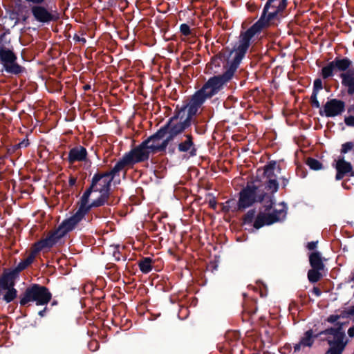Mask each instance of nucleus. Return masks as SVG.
Instances as JSON below:
<instances>
[{
    "mask_svg": "<svg viewBox=\"0 0 354 354\" xmlns=\"http://www.w3.org/2000/svg\"><path fill=\"white\" fill-rule=\"evenodd\" d=\"M335 70L344 71L348 68L351 64V62L348 59H337L332 62Z\"/></svg>",
    "mask_w": 354,
    "mask_h": 354,
    "instance_id": "obj_28",
    "label": "nucleus"
},
{
    "mask_svg": "<svg viewBox=\"0 0 354 354\" xmlns=\"http://www.w3.org/2000/svg\"><path fill=\"white\" fill-rule=\"evenodd\" d=\"M221 52L212 57L210 62L206 65L205 73L212 76L221 75Z\"/></svg>",
    "mask_w": 354,
    "mask_h": 354,
    "instance_id": "obj_17",
    "label": "nucleus"
},
{
    "mask_svg": "<svg viewBox=\"0 0 354 354\" xmlns=\"http://www.w3.org/2000/svg\"><path fill=\"white\" fill-rule=\"evenodd\" d=\"M167 135V132L164 128V127H161L155 133L148 137L144 142H146L147 145H151V144H155L157 141L161 140Z\"/></svg>",
    "mask_w": 354,
    "mask_h": 354,
    "instance_id": "obj_23",
    "label": "nucleus"
},
{
    "mask_svg": "<svg viewBox=\"0 0 354 354\" xmlns=\"http://www.w3.org/2000/svg\"><path fill=\"white\" fill-rule=\"evenodd\" d=\"M87 151L85 147L79 145L73 147L68 152V161L70 164L75 162L85 161L87 158Z\"/></svg>",
    "mask_w": 354,
    "mask_h": 354,
    "instance_id": "obj_16",
    "label": "nucleus"
},
{
    "mask_svg": "<svg viewBox=\"0 0 354 354\" xmlns=\"http://www.w3.org/2000/svg\"><path fill=\"white\" fill-rule=\"evenodd\" d=\"M198 111L190 103L180 107L177 105L173 116L163 125L167 134L174 139L177 136L183 133L191 126L193 117L197 114Z\"/></svg>",
    "mask_w": 354,
    "mask_h": 354,
    "instance_id": "obj_3",
    "label": "nucleus"
},
{
    "mask_svg": "<svg viewBox=\"0 0 354 354\" xmlns=\"http://www.w3.org/2000/svg\"><path fill=\"white\" fill-rule=\"evenodd\" d=\"M46 309H47V308H46H46H44L43 310H41L39 311L38 315H39L40 317H44V316H45L46 313Z\"/></svg>",
    "mask_w": 354,
    "mask_h": 354,
    "instance_id": "obj_49",
    "label": "nucleus"
},
{
    "mask_svg": "<svg viewBox=\"0 0 354 354\" xmlns=\"http://www.w3.org/2000/svg\"><path fill=\"white\" fill-rule=\"evenodd\" d=\"M348 333L350 337H354V328H349Z\"/></svg>",
    "mask_w": 354,
    "mask_h": 354,
    "instance_id": "obj_51",
    "label": "nucleus"
},
{
    "mask_svg": "<svg viewBox=\"0 0 354 354\" xmlns=\"http://www.w3.org/2000/svg\"><path fill=\"white\" fill-rule=\"evenodd\" d=\"M335 168L337 169L336 180L342 179L344 175L351 174L353 175L352 166L350 162H346L343 158L338 160L336 162Z\"/></svg>",
    "mask_w": 354,
    "mask_h": 354,
    "instance_id": "obj_19",
    "label": "nucleus"
},
{
    "mask_svg": "<svg viewBox=\"0 0 354 354\" xmlns=\"http://www.w3.org/2000/svg\"><path fill=\"white\" fill-rule=\"evenodd\" d=\"M88 346L93 351H95L99 346V344L97 341H92L88 344Z\"/></svg>",
    "mask_w": 354,
    "mask_h": 354,
    "instance_id": "obj_43",
    "label": "nucleus"
},
{
    "mask_svg": "<svg viewBox=\"0 0 354 354\" xmlns=\"http://www.w3.org/2000/svg\"><path fill=\"white\" fill-rule=\"evenodd\" d=\"M16 280L3 274L0 276V295L2 291H6L2 299L7 304L13 301L17 297L18 292L15 288Z\"/></svg>",
    "mask_w": 354,
    "mask_h": 354,
    "instance_id": "obj_11",
    "label": "nucleus"
},
{
    "mask_svg": "<svg viewBox=\"0 0 354 354\" xmlns=\"http://www.w3.org/2000/svg\"><path fill=\"white\" fill-rule=\"evenodd\" d=\"M333 71H335V68L333 62L330 63L328 66H325L322 69V75L324 78H327L333 75Z\"/></svg>",
    "mask_w": 354,
    "mask_h": 354,
    "instance_id": "obj_31",
    "label": "nucleus"
},
{
    "mask_svg": "<svg viewBox=\"0 0 354 354\" xmlns=\"http://www.w3.org/2000/svg\"><path fill=\"white\" fill-rule=\"evenodd\" d=\"M353 143H351V142H346V143L342 145V152L344 153H346L349 150H351L353 148Z\"/></svg>",
    "mask_w": 354,
    "mask_h": 354,
    "instance_id": "obj_36",
    "label": "nucleus"
},
{
    "mask_svg": "<svg viewBox=\"0 0 354 354\" xmlns=\"http://www.w3.org/2000/svg\"><path fill=\"white\" fill-rule=\"evenodd\" d=\"M338 319V316L331 315L328 318V322H335Z\"/></svg>",
    "mask_w": 354,
    "mask_h": 354,
    "instance_id": "obj_48",
    "label": "nucleus"
},
{
    "mask_svg": "<svg viewBox=\"0 0 354 354\" xmlns=\"http://www.w3.org/2000/svg\"><path fill=\"white\" fill-rule=\"evenodd\" d=\"M73 39L75 41L81 42L82 44H84L86 42V39L84 37H81L77 34H75L73 36Z\"/></svg>",
    "mask_w": 354,
    "mask_h": 354,
    "instance_id": "obj_41",
    "label": "nucleus"
},
{
    "mask_svg": "<svg viewBox=\"0 0 354 354\" xmlns=\"http://www.w3.org/2000/svg\"><path fill=\"white\" fill-rule=\"evenodd\" d=\"M154 261L150 257H142L138 262V265L140 270L144 273L147 274L152 270L153 263Z\"/></svg>",
    "mask_w": 354,
    "mask_h": 354,
    "instance_id": "obj_21",
    "label": "nucleus"
},
{
    "mask_svg": "<svg viewBox=\"0 0 354 354\" xmlns=\"http://www.w3.org/2000/svg\"><path fill=\"white\" fill-rule=\"evenodd\" d=\"M180 31L182 33V35L185 36H189L192 35V30L190 29V27L187 24H182L180 25Z\"/></svg>",
    "mask_w": 354,
    "mask_h": 354,
    "instance_id": "obj_33",
    "label": "nucleus"
},
{
    "mask_svg": "<svg viewBox=\"0 0 354 354\" xmlns=\"http://www.w3.org/2000/svg\"><path fill=\"white\" fill-rule=\"evenodd\" d=\"M212 104L214 105L216 108L218 107L220 104V100L218 97H215L211 100Z\"/></svg>",
    "mask_w": 354,
    "mask_h": 354,
    "instance_id": "obj_45",
    "label": "nucleus"
},
{
    "mask_svg": "<svg viewBox=\"0 0 354 354\" xmlns=\"http://www.w3.org/2000/svg\"><path fill=\"white\" fill-rule=\"evenodd\" d=\"M221 91V75L211 76L191 97L189 102L198 111L206 100L212 99Z\"/></svg>",
    "mask_w": 354,
    "mask_h": 354,
    "instance_id": "obj_5",
    "label": "nucleus"
},
{
    "mask_svg": "<svg viewBox=\"0 0 354 354\" xmlns=\"http://www.w3.org/2000/svg\"><path fill=\"white\" fill-rule=\"evenodd\" d=\"M221 17H220V13H218V19H217L216 23H217V24L219 25L221 24Z\"/></svg>",
    "mask_w": 354,
    "mask_h": 354,
    "instance_id": "obj_54",
    "label": "nucleus"
},
{
    "mask_svg": "<svg viewBox=\"0 0 354 354\" xmlns=\"http://www.w3.org/2000/svg\"><path fill=\"white\" fill-rule=\"evenodd\" d=\"M83 218L84 216L77 210L72 216L64 220L57 229L50 231L46 238L35 243L33 247L35 248V252H39L44 249L52 248L68 232L72 231Z\"/></svg>",
    "mask_w": 354,
    "mask_h": 354,
    "instance_id": "obj_4",
    "label": "nucleus"
},
{
    "mask_svg": "<svg viewBox=\"0 0 354 354\" xmlns=\"http://www.w3.org/2000/svg\"><path fill=\"white\" fill-rule=\"evenodd\" d=\"M27 19H28V16H26V15H24L21 17V19L23 21H26L27 20Z\"/></svg>",
    "mask_w": 354,
    "mask_h": 354,
    "instance_id": "obj_55",
    "label": "nucleus"
},
{
    "mask_svg": "<svg viewBox=\"0 0 354 354\" xmlns=\"http://www.w3.org/2000/svg\"><path fill=\"white\" fill-rule=\"evenodd\" d=\"M307 164L312 169L314 170H319L322 168L321 163L318 160L313 158H308L307 160Z\"/></svg>",
    "mask_w": 354,
    "mask_h": 354,
    "instance_id": "obj_32",
    "label": "nucleus"
},
{
    "mask_svg": "<svg viewBox=\"0 0 354 354\" xmlns=\"http://www.w3.org/2000/svg\"><path fill=\"white\" fill-rule=\"evenodd\" d=\"M345 123L351 127H354V116H349L345 118Z\"/></svg>",
    "mask_w": 354,
    "mask_h": 354,
    "instance_id": "obj_42",
    "label": "nucleus"
},
{
    "mask_svg": "<svg viewBox=\"0 0 354 354\" xmlns=\"http://www.w3.org/2000/svg\"><path fill=\"white\" fill-rule=\"evenodd\" d=\"M313 292L316 296L321 295V291L317 288H314Z\"/></svg>",
    "mask_w": 354,
    "mask_h": 354,
    "instance_id": "obj_50",
    "label": "nucleus"
},
{
    "mask_svg": "<svg viewBox=\"0 0 354 354\" xmlns=\"http://www.w3.org/2000/svg\"><path fill=\"white\" fill-rule=\"evenodd\" d=\"M167 138L162 142L160 145L151 144L150 149L152 150V153H155L157 152L165 151L169 145V143L174 140L169 135L167 134Z\"/></svg>",
    "mask_w": 354,
    "mask_h": 354,
    "instance_id": "obj_24",
    "label": "nucleus"
},
{
    "mask_svg": "<svg viewBox=\"0 0 354 354\" xmlns=\"http://www.w3.org/2000/svg\"><path fill=\"white\" fill-rule=\"evenodd\" d=\"M151 153L152 150L150 149V145L142 141L139 145L125 153L116 164L122 170L125 167H132L137 163L147 161Z\"/></svg>",
    "mask_w": 354,
    "mask_h": 354,
    "instance_id": "obj_8",
    "label": "nucleus"
},
{
    "mask_svg": "<svg viewBox=\"0 0 354 354\" xmlns=\"http://www.w3.org/2000/svg\"><path fill=\"white\" fill-rule=\"evenodd\" d=\"M118 248H119L118 245L115 246V249L113 252V256L115 258V260L117 261H119L120 260V258L122 256L120 252L119 251Z\"/></svg>",
    "mask_w": 354,
    "mask_h": 354,
    "instance_id": "obj_37",
    "label": "nucleus"
},
{
    "mask_svg": "<svg viewBox=\"0 0 354 354\" xmlns=\"http://www.w3.org/2000/svg\"><path fill=\"white\" fill-rule=\"evenodd\" d=\"M319 270H316L315 268H313L308 271V278L310 281L316 282L320 279L321 274L319 272Z\"/></svg>",
    "mask_w": 354,
    "mask_h": 354,
    "instance_id": "obj_29",
    "label": "nucleus"
},
{
    "mask_svg": "<svg viewBox=\"0 0 354 354\" xmlns=\"http://www.w3.org/2000/svg\"><path fill=\"white\" fill-rule=\"evenodd\" d=\"M317 242H310L308 243V248L309 250H313L317 246Z\"/></svg>",
    "mask_w": 354,
    "mask_h": 354,
    "instance_id": "obj_47",
    "label": "nucleus"
},
{
    "mask_svg": "<svg viewBox=\"0 0 354 354\" xmlns=\"http://www.w3.org/2000/svg\"><path fill=\"white\" fill-rule=\"evenodd\" d=\"M318 335L313 336L311 330L306 331L300 342L295 345V352L299 351L301 348L306 346L310 347L313 344L314 339Z\"/></svg>",
    "mask_w": 354,
    "mask_h": 354,
    "instance_id": "obj_20",
    "label": "nucleus"
},
{
    "mask_svg": "<svg viewBox=\"0 0 354 354\" xmlns=\"http://www.w3.org/2000/svg\"><path fill=\"white\" fill-rule=\"evenodd\" d=\"M57 302L56 301H53L52 305H57Z\"/></svg>",
    "mask_w": 354,
    "mask_h": 354,
    "instance_id": "obj_56",
    "label": "nucleus"
},
{
    "mask_svg": "<svg viewBox=\"0 0 354 354\" xmlns=\"http://www.w3.org/2000/svg\"><path fill=\"white\" fill-rule=\"evenodd\" d=\"M5 37V33L0 35V63L7 73L19 75L25 72L26 68L17 63V57L13 49L6 47L3 43Z\"/></svg>",
    "mask_w": 354,
    "mask_h": 354,
    "instance_id": "obj_7",
    "label": "nucleus"
},
{
    "mask_svg": "<svg viewBox=\"0 0 354 354\" xmlns=\"http://www.w3.org/2000/svg\"><path fill=\"white\" fill-rule=\"evenodd\" d=\"M310 263L313 268L316 270H322L324 264L319 252H313L309 257Z\"/></svg>",
    "mask_w": 354,
    "mask_h": 354,
    "instance_id": "obj_25",
    "label": "nucleus"
},
{
    "mask_svg": "<svg viewBox=\"0 0 354 354\" xmlns=\"http://www.w3.org/2000/svg\"><path fill=\"white\" fill-rule=\"evenodd\" d=\"M254 216V212L250 211L247 213L245 217V222H251Z\"/></svg>",
    "mask_w": 354,
    "mask_h": 354,
    "instance_id": "obj_40",
    "label": "nucleus"
},
{
    "mask_svg": "<svg viewBox=\"0 0 354 354\" xmlns=\"http://www.w3.org/2000/svg\"><path fill=\"white\" fill-rule=\"evenodd\" d=\"M22 9H23V6L22 5L19 4L17 7V9L12 12V15H17V21L15 22V24H17L19 21V16L21 15V12H22Z\"/></svg>",
    "mask_w": 354,
    "mask_h": 354,
    "instance_id": "obj_39",
    "label": "nucleus"
},
{
    "mask_svg": "<svg viewBox=\"0 0 354 354\" xmlns=\"http://www.w3.org/2000/svg\"><path fill=\"white\" fill-rule=\"evenodd\" d=\"M28 139H24L22 141L19 142L18 144L10 146L8 148V153L10 154H12L15 153H18V151L22 147H27L29 145Z\"/></svg>",
    "mask_w": 354,
    "mask_h": 354,
    "instance_id": "obj_27",
    "label": "nucleus"
},
{
    "mask_svg": "<svg viewBox=\"0 0 354 354\" xmlns=\"http://www.w3.org/2000/svg\"><path fill=\"white\" fill-rule=\"evenodd\" d=\"M344 109V104L340 100L333 99L326 102L323 111H320L322 115L326 117H335L341 114Z\"/></svg>",
    "mask_w": 354,
    "mask_h": 354,
    "instance_id": "obj_15",
    "label": "nucleus"
},
{
    "mask_svg": "<svg viewBox=\"0 0 354 354\" xmlns=\"http://www.w3.org/2000/svg\"><path fill=\"white\" fill-rule=\"evenodd\" d=\"M276 168V162H270L268 165L266 167L264 174L267 176V178H269V180L273 179V172Z\"/></svg>",
    "mask_w": 354,
    "mask_h": 354,
    "instance_id": "obj_30",
    "label": "nucleus"
},
{
    "mask_svg": "<svg viewBox=\"0 0 354 354\" xmlns=\"http://www.w3.org/2000/svg\"><path fill=\"white\" fill-rule=\"evenodd\" d=\"M209 205L211 208L214 209H216L217 205H218V203L215 201L214 199L213 200H210L209 202Z\"/></svg>",
    "mask_w": 354,
    "mask_h": 354,
    "instance_id": "obj_46",
    "label": "nucleus"
},
{
    "mask_svg": "<svg viewBox=\"0 0 354 354\" xmlns=\"http://www.w3.org/2000/svg\"><path fill=\"white\" fill-rule=\"evenodd\" d=\"M76 182H77L76 178H75L73 176H70V178L68 179V185L70 187H73V186L75 185Z\"/></svg>",
    "mask_w": 354,
    "mask_h": 354,
    "instance_id": "obj_44",
    "label": "nucleus"
},
{
    "mask_svg": "<svg viewBox=\"0 0 354 354\" xmlns=\"http://www.w3.org/2000/svg\"><path fill=\"white\" fill-rule=\"evenodd\" d=\"M343 84L348 88V93H354V71L342 75Z\"/></svg>",
    "mask_w": 354,
    "mask_h": 354,
    "instance_id": "obj_22",
    "label": "nucleus"
},
{
    "mask_svg": "<svg viewBox=\"0 0 354 354\" xmlns=\"http://www.w3.org/2000/svg\"><path fill=\"white\" fill-rule=\"evenodd\" d=\"M322 88V82L319 79H317L314 82V91L313 92L318 93Z\"/></svg>",
    "mask_w": 354,
    "mask_h": 354,
    "instance_id": "obj_35",
    "label": "nucleus"
},
{
    "mask_svg": "<svg viewBox=\"0 0 354 354\" xmlns=\"http://www.w3.org/2000/svg\"><path fill=\"white\" fill-rule=\"evenodd\" d=\"M261 198L262 195L258 189V185L251 184L241 193L239 205L245 208Z\"/></svg>",
    "mask_w": 354,
    "mask_h": 354,
    "instance_id": "obj_12",
    "label": "nucleus"
},
{
    "mask_svg": "<svg viewBox=\"0 0 354 354\" xmlns=\"http://www.w3.org/2000/svg\"><path fill=\"white\" fill-rule=\"evenodd\" d=\"M268 189L271 192H276L278 189V183L275 179H270L268 183Z\"/></svg>",
    "mask_w": 354,
    "mask_h": 354,
    "instance_id": "obj_34",
    "label": "nucleus"
},
{
    "mask_svg": "<svg viewBox=\"0 0 354 354\" xmlns=\"http://www.w3.org/2000/svg\"><path fill=\"white\" fill-rule=\"evenodd\" d=\"M121 171L115 164L110 171L94 174L90 186L80 198V205L77 209L84 217L93 207L109 205L111 183Z\"/></svg>",
    "mask_w": 354,
    "mask_h": 354,
    "instance_id": "obj_2",
    "label": "nucleus"
},
{
    "mask_svg": "<svg viewBox=\"0 0 354 354\" xmlns=\"http://www.w3.org/2000/svg\"><path fill=\"white\" fill-rule=\"evenodd\" d=\"M30 11L34 19L41 24H49L58 19L57 15L52 13L42 4H33Z\"/></svg>",
    "mask_w": 354,
    "mask_h": 354,
    "instance_id": "obj_13",
    "label": "nucleus"
},
{
    "mask_svg": "<svg viewBox=\"0 0 354 354\" xmlns=\"http://www.w3.org/2000/svg\"><path fill=\"white\" fill-rule=\"evenodd\" d=\"M286 216V207L285 203H281L275 205L273 209L271 207L267 206L265 212L261 213L257 218L254 227L259 229L265 225H271L275 222L280 221Z\"/></svg>",
    "mask_w": 354,
    "mask_h": 354,
    "instance_id": "obj_9",
    "label": "nucleus"
},
{
    "mask_svg": "<svg viewBox=\"0 0 354 354\" xmlns=\"http://www.w3.org/2000/svg\"><path fill=\"white\" fill-rule=\"evenodd\" d=\"M37 253L38 252H35V248L33 247L32 252L24 260L19 262L14 268L4 269L2 274L17 279L19 277V273L32 264Z\"/></svg>",
    "mask_w": 354,
    "mask_h": 354,
    "instance_id": "obj_14",
    "label": "nucleus"
},
{
    "mask_svg": "<svg viewBox=\"0 0 354 354\" xmlns=\"http://www.w3.org/2000/svg\"><path fill=\"white\" fill-rule=\"evenodd\" d=\"M286 6V0H269L266 3L261 19L251 28L241 35L237 45L227 47L225 55V71L223 72V84L228 82L233 77L241 59L250 44V39L259 31L260 28L266 26L277 14Z\"/></svg>",
    "mask_w": 354,
    "mask_h": 354,
    "instance_id": "obj_1",
    "label": "nucleus"
},
{
    "mask_svg": "<svg viewBox=\"0 0 354 354\" xmlns=\"http://www.w3.org/2000/svg\"><path fill=\"white\" fill-rule=\"evenodd\" d=\"M220 264V257L215 255L214 259L211 260L207 266V271L212 274L218 271V266Z\"/></svg>",
    "mask_w": 354,
    "mask_h": 354,
    "instance_id": "obj_26",
    "label": "nucleus"
},
{
    "mask_svg": "<svg viewBox=\"0 0 354 354\" xmlns=\"http://www.w3.org/2000/svg\"><path fill=\"white\" fill-rule=\"evenodd\" d=\"M348 313L349 315H354V306L351 307L348 310Z\"/></svg>",
    "mask_w": 354,
    "mask_h": 354,
    "instance_id": "obj_52",
    "label": "nucleus"
},
{
    "mask_svg": "<svg viewBox=\"0 0 354 354\" xmlns=\"http://www.w3.org/2000/svg\"><path fill=\"white\" fill-rule=\"evenodd\" d=\"M83 88H84V91H88V90L91 89V85L86 84V85L84 86Z\"/></svg>",
    "mask_w": 354,
    "mask_h": 354,
    "instance_id": "obj_53",
    "label": "nucleus"
},
{
    "mask_svg": "<svg viewBox=\"0 0 354 354\" xmlns=\"http://www.w3.org/2000/svg\"><path fill=\"white\" fill-rule=\"evenodd\" d=\"M321 334H325L328 335L327 341L331 346V348L326 354H341L346 342H344V338L345 336L344 330L341 326H335L330 329L326 330Z\"/></svg>",
    "mask_w": 354,
    "mask_h": 354,
    "instance_id": "obj_10",
    "label": "nucleus"
},
{
    "mask_svg": "<svg viewBox=\"0 0 354 354\" xmlns=\"http://www.w3.org/2000/svg\"><path fill=\"white\" fill-rule=\"evenodd\" d=\"M186 140L181 142L178 145V150L180 152H188L189 156H195L196 155V148L193 142V137L191 134H186Z\"/></svg>",
    "mask_w": 354,
    "mask_h": 354,
    "instance_id": "obj_18",
    "label": "nucleus"
},
{
    "mask_svg": "<svg viewBox=\"0 0 354 354\" xmlns=\"http://www.w3.org/2000/svg\"><path fill=\"white\" fill-rule=\"evenodd\" d=\"M19 297L21 306H26L30 302H35L37 306H44L51 300L52 294L47 287L32 283L27 287Z\"/></svg>",
    "mask_w": 354,
    "mask_h": 354,
    "instance_id": "obj_6",
    "label": "nucleus"
},
{
    "mask_svg": "<svg viewBox=\"0 0 354 354\" xmlns=\"http://www.w3.org/2000/svg\"><path fill=\"white\" fill-rule=\"evenodd\" d=\"M311 100H312V104L314 106H315L317 108L319 107V102L317 100V93L316 92L313 93V95L311 96Z\"/></svg>",
    "mask_w": 354,
    "mask_h": 354,
    "instance_id": "obj_38",
    "label": "nucleus"
}]
</instances>
